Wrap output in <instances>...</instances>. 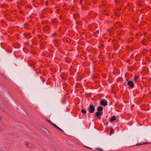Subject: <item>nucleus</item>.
<instances>
[{
    "mask_svg": "<svg viewBox=\"0 0 151 151\" xmlns=\"http://www.w3.org/2000/svg\"><path fill=\"white\" fill-rule=\"evenodd\" d=\"M55 21H56V19H54L53 20L52 22H53V24H55L54 23L55 22Z\"/></svg>",
    "mask_w": 151,
    "mask_h": 151,
    "instance_id": "20",
    "label": "nucleus"
},
{
    "mask_svg": "<svg viewBox=\"0 0 151 151\" xmlns=\"http://www.w3.org/2000/svg\"><path fill=\"white\" fill-rule=\"evenodd\" d=\"M85 147H86V148H89V149H91V148H90L87 146H85Z\"/></svg>",
    "mask_w": 151,
    "mask_h": 151,
    "instance_id": "21",
    "label": "nucleus"
},
{
    "mask_svg": "<svg viewBox=\"0 0 151 151\" xmlns=\"http://www.w3.org/2000/svg\"><path fill=\"white\" fill-rule=\"evenodd\" d=\"M146 41L145 40H143L142 42V43L144 45H146L145 43H146Z\"/></svg>",
    "mask_w": 151,
    "mask_h": 151,
    "instance_id": "13",
    "label": "nucleus"
},
{
    "mask_svg": "<svg viewBox=\"0 0 151 151\" xmlns=\"http://www.w3.org/2000/svg\"><path fill=\"white\" fill-rule=\"evenodd\" d=\"M47 4V2H46V4Z\"/></svg>",
    "mask_w": 151,
    "mask_h": 151,
    "instance_id": "27",
    "label": "nucleus"
},
{
    "mask_svg": "<svg viewBox=\"0 0 151 151\" xmlns=\"http://www.w3.org/2000/svg\"><path fill=\"white\" fill-rule=\"evenodd\" d=\"M103 107L102 106H99L98 107L97 110L98 111H101L103 109Z\"/></svg>",
    "mask_w": 151,
    "mask_h": 151,
    "instance_id": "7",
    "label": "nucleus"
},
{
    "mask_svg": "<svg viewBox=\"0 0 151 151\" xmlns=\"http://www.w3.org/2000/svg\"><path fill=\"white\" fill-rule=\"evenodd\" d=\"M116 24L118 25H119L120 27H122V26L120 25V22H118Z\"/></svg>",
    "mask_w": 151,
    "mask_h": 151,
    "instance_id": "17",
    "label": "nucleus"
},
{
    "mask_svg": "<svg viewBox=\"0 0 151 151\" xmlns=\"http://www.w3.org/2000/svg\"><path fill=\"white\" fill-rule=\"evenodd\" d=\"M127 84L128 85L130 86L131 87H133L134 86V84L133 83L132 81H129L128 82Z\"/></svg>",
    "mask_w": 151,
    "mask_h": 151,
    "instance_id": "4",
    "label": "nucleus"
},
{
    "mask_svg": "<svg viewBox=\"0 0 151 151\" xmlns=\"http://www.w3.org/2000/svg\"><path fill=\"white\" fill-rule=\"evenodd\" d=\"M96 149V150H99L100 151H103V150L102 149L99 148H97Z\"/></svg>",
    "mask_w": 151,
    "mask_h": 151,
    "instance_id": "12",
    "label": "nucleus"
},
{
    "mask_svg": "<svg viewBox=\"0 0 151 151\" xmlns=\"http://www.w3.org/2000/svg\"><path fill=\"white\" fill-rule=\"evenodd\" d=\"M100 104L101 105L106 106L107 105V102L106 100L103 99L101 100Z\"/></svg>",
    "mask_w": 151,
    "mask_h": 151,
    "instance_id": "2",
    "label": "nucleus"
},
{
    "mask_svg": "<svg viewBox=\"0 0 151 151\" xmlns=\"http://www.w3.org/2000/svg\"><path fill=\"white\" fill-rule=\"evenodd\" d=\"M119 0H115V1L116 2H117V1H119Z\"/></svg>",
    "mask_w": 151,
    "mask_h": 151,
    "instance_id": "22",
    "label": "nucleus"
},
{
    "mask_svg": "<svg viewBox=\"0 0 151 151\" xmlns=\"http://www.w3.org/2000/svg\"><path fill=\"white\" fill-rule=\"evenodd\" d=\"M55 34H54L52 35V36H53L55 35Z\"/></svg>",
    "mask_w": 151,
    "mask_h": 151,
    "instance_id": "25",
    "label": "nucleus"
},
{
    "mask_svg": "<svg viewBox=\"0 0 151 151\" xmlns=\"http://www.w3.org/2000/svg\"><path fill=\"white\" fill-rule=\"evenodd\" d=\"M102 114L103 113L102 112H99V111L96 113V115L97 116L99 117V118L100 119V117L99 116L100 115H102Z\"/></svg>",
    "mask_w": 151,
    "mask_h": 151,
    "instance_id": "6",
    "label": "nucleus"
},
{
    "mask_svg": "<svg viewBox=\"0 0 151 151\" xmlns=\"http://www.w3.org/2000/svg\"><path fill=\"white\" fill-rule=\"evenodd\" d=\"M50 28L48 27H45L43 29L44 31H47L49 30Z\"/></svg>",
    "mask_w": 151,
    "mask_h": 151,
    "instance_id": "9",
    "label": "nucleus"
},
{
    "mask_svg": "<svg viewBox=\"0 0 151 151\" xmlns=\"http://www.w3.org/2000/svg\"><path fill=\"white\" fill-rule=\"evenodd\" d=\"M2 119V118L1 116H0V121Z\"/></svg>",
    "mask_w": 151,
    "mask_h": 151,
    "instance_id": "23",
    "label": "nucleus"
},
{
    "mask_svg": "<svg viewBox=\"0 0 151 151\" xmlns=\"http://www.w3.org/2000/svg\"><path fill=\"white\" fill-rule=\"evenodd\" d=\"M79 15L78 14H74L73 16V17L74 18H76V17H78Z\"/></svg>",
    "mask_w": 151,
    "mask_h": 151,
    "instance_id": "11",
    "label": "nucleus"
},
{
    "mask_svg": "<svg viewBox=\"0 0 151 151\" xmlns=\"http://www.w3.org/2000/svg\"><path fill=\"white\" fill-rule=\"evenodd\" d=\"M48 121L51 123L53 126H54L55 127H56L58 129L60 130L61 131H62V132H64L63 130L62 129H60V128H59V127H58V126H57L54 123H52L51 121Z\"/></svg>",
    "mask_w": 151,
    "mask_h": 151,
    "instance_id": "3",
    "label": "nucleus"
},
{
    "mask_svg": "<svg viewBox=\"0 0 151 151\" xmlns=\"http://www.w3.org/2000/svg\"><path fill=\"white\" fill-rule=\"evenodd\" d=\"M81 111L84 114H85L86 113V111L84 109H82Z\"/></svg>",
    "mask_w": 151,
    "mask_h": 151,
    "instance_id": "10",
    "label": "nucleus"
},
{
    "mask_svg": "<svg viewBox=\"0 0 151 151\" xmlns=\"http://www.w3.org/2000/svg\"><path fill=\"white\" fill-rule=\"evenodd\" d=\"M95 109L94 106L93 105H90L88 108V110L91 113L94 112Z\"/></svg>",
    "mask_w": 151,
    "mask_h": 151,
    "instance_id": "1",
    "label": "nucleus"
},
{
    "mask_svg": "<svg viewBox=\"0 0 151 151\" xmlns=\"http://www.w3.org/2000/svg\"><path fill=\"white\" fill-rule=\"evenodd\" d=\"M25 145L27 147H28L29 146V143L27 142H25Z\"/></svg>",
    "mask_w": 151,
    "mask_h": 151,
    "instance_id": "19",
    "label": "nucleus"
},
{
    "mask_svg": "<svg viewBox=\"0 0 151 151\" xmlns=\"http://www.w3.org/2000/svg\"><path fill=\"white\" fill-rule=\"evenodd\" d=\"M82 9H83L86 10L87 9V7H85L84 6H83L82 7Z\"/></svg>",
    "mask_w": 151,
    "mask_h": 151,
    "instance_id": "15",
    "label": "nucleus"
},
{
    "mask_svg": "<svg viewBox=\"0 0 151 151\" xmlns=\"http://www.w3.org/2000/svg\"><path fill=\"white\" fill-rule=\"evenodd\" d=\"M108 32H109L110 33V32H111L110 31V30H108Z\"/></svg>",
    "mask_w": 151,
    "mask_h": 151,
    "instance_id": "24",
    "label": "nucleus"
},
{
    "mask_svg": "<svg viewBox=\"0 0 151 151\" xmlns=\"http://www.w3.org/2000/svg\"><path fill=\"white\" fill-rule=\"evenodd\" d=\"M108 124V123H106V124H107H107Z\"/></svg>",
    "mask_w": 151,
    "mask_h": 151,
    "instance_id": "26",
    "label": "nucleus"
},
{
    "mask_svg": "<svg viewBox=\"0 0 151 151\" xmlns=\"http://www.w3.org/2000/svg\"><path fill=\"white\" fill-rule=\"evenodd\" d=\"M28 24H25V25H24V28H27V27H28Z\"/></svg>",
    "mask_w": 151,
    "mask_h": 151,
    "instance_id": "18",
    "label": "nucleus"
},
{
    "mask_svg": "<svg viewBox=\"0 0 151 151\" xmlns=\"http://www.w3.org/2000/svg\"><path fill=\"white\" fill-rule=\"evenodd\" d=\"M116 118L115 116H112L111 117L110 119V121L111 122H112L113 121L116 120Z\"/></svg>",
    "mask_w": 151,
    "mask_h": 151,
    "instance_id": "8",
    "label": "nucleus"
},
{
    "mask_svg": "<svg viewBox=\"0 0 151 151\" xmlns=\"http://www.w3.org/2000/svg\"><path fill=\"white\" fill-rule=\"evenodd\" d=\"M138 76H135V77L134 78V81H137V80L138 79Z\"/></svg>",
    "mask_w": 151,
    "mask_h": 151,
    "instance_id": "16",
    "label": "nucleus"
},
{
    "mask_svg": "<svg viewBox=\"0 0 151 151\" xmlns=\"http://www.w3.org/2000/svg\"><path fill=\"white\" fill-rule=\"evenodd\" d=\"M149 144V143H148V142H141L137 144L136 145H143Z\"/></svg>",
    "mask_w": 151,
    "mask_h": 151,
    "instance_id": "5",
    "label": "nucleus"
},
{
    "mask_svg": "<svg viewBox=\"0 0 151 151\" xmlns=\"http://www.w3.org/2000/svg\"><path fill=\"white\" fill-rule=\"evenodd\" d=\"M114 129H111L110 131V135H111V134L113 133L114 132Z\"/></svg>",
    "mask_w": 151,
    "mask_h": 151,
    "instance_id": "14",
    "label": "nucleus"
}]
</instances>
